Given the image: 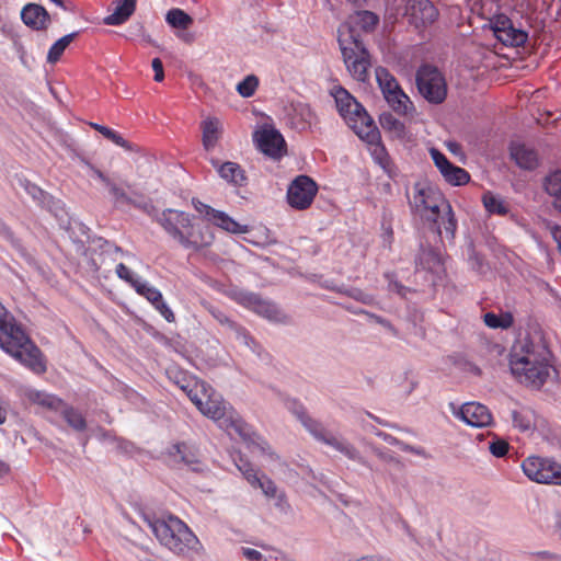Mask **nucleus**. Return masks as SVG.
Returning a JSON list of instances; mask_svg holds the SVG:
<instances>
[{"mask_svg":"<svg viewBox=\"0 0 561 561\" xmlns=\"http://www.w3.org/2000/svg\"><path fill=\"white\" fill-rule=\"evenodd\" d=\"M191 401L198 410L209 419L218 423L219 427L229 435H238L252 451L267 454L270 446L267 442L256 434L252 426L245 423L240 415L228 405L220 394L216 393L210 386L204 381L193 380L180 385Z\"/></svg>","mask_w":561,"mask_h":561,"instance_id":"f257e3e1","label":"nucleus"},{"mask_svg":"<svg viewBox=\"0 0 561 561\" xmlns=\"http://www.w3.org/2000/svg\"><path fill=\"white\" fill-rule=\"evenodd\" d=\"M510 369L517 381L539 389L550 376V351L541 341L519 337L510 352Z\"/></svg>","mask_w":561,"mask_h":561,"instance_id":"f03ea898","label":"nucleus"},{"mask_svg":"<svg viewBox=\"0 0 561 561\" xmlns=\"http://www.w3.org/2000/svg\"><path fill=\"white\" fill-rule=\"evenodd\" d=\"M410 206L416 216L425 225L439 236L445 233L448 239H454L457 229V220L449 202L440 192L426 183H416L413 187V196Z\"/></svg>","mask_w":561,"mask_h":561,"instance_id":"7ed1b4c3","label":"nucleus"},{"mask_svg":"<svg viewBox=\"0 0 561 561\" xmlns=\"http://www.w3.org/2000/svg\"><path fill=\"white\" fill-rule=\"evenodd\" d=\"M0 347L35 374L46 371L39 348L0 302Z\"/></svg>","mask_w":561,"mask_h":561,"instance_id":"20e7f679","label":"nucleus"},{"mask_svg":"<svg viewBox=\"0 0 561 561\" xmlns=\"http://www.w3.org/2000/svg\"><path fill=\"white\" fill-rule=\"evenodd\" d=\"M193 216L178 209H164L158 217V224L184 249L199 251L209 247L214 234L206 226L195 224Z\"/></svg>","mask_w":561,"mask_h":561,"instance_id":"39448f33","label":"nucleus"},{"mask_svg":"<svg viewBox=\"0 0 561 561\" xmlns=\"http://www.w3.org/2000/svg\"><path fill=\"white\" fill-rule=\"evenodd\" d=\"M148 527L161 546L176 556L190 557L199 553L203 546L192 529L179 517L145 518Z\"/></svg>","mask_w":561,"mask_h":561,"instance_id":"423d86ee","label":"nucleus"},{"mask_svg":"<svg viewBox=\"0 0 561 561\" xmlns=\"http://www.w3.org/2000/svg\"><path fill=\"white\" fill-rule=\"evenodd\" d=\"M333 96L340 115L354 133L364 141H376L378 128L364 106L342 87L334 90Z\"/></svg>","mask_w":561,"mask_h":561,"instance_id":"0eeeda50","label":"nucleus"},{"mask_svg":"<svg viewBox=\"0 0 561 561\" xmlns=\"http://www.w3.org/2000/svg\"><path fill=\"white\" fill-rule=\"evenodd\" d=\"M339 45L351 76L357 81L365 82L369 78L370 55L347 24L339 27Z\"/></svg>","mask_w":561,"mask_h":561,"instance_id":"6e6552de","label":"nucleus"},{"mask_svg":"<svg viewBox=\"0 0 561 561\" xmlns=\"http://www.w3.org/2000/svg\"><path fill=\"white\" fill-rule=\"evenodd\" d=\"M376 80L387 104L399 115H409L414 111L410 98L401 89L394 76L383 67L375 70Z\"/></svg>","mask_w":561,"mask_h":561,"instance_id":"1a4fd4ad","label":"nucleus"},{"mask_svg":"<svg viewBox=\"0 0 561 561\" xmlns=\"http://www.w3.org/2000/svg\"><path fill=\"white\" fill-rule=\"evenodd\" d=\"M416 87L420 94L433 104L443 103L447 96V83L444 75L431 65H423L419 68Z\"/></svg>","mask_w":561,"mask_h":561,"instance_id":"9d476101","label":"nucleus"},{"mask_svg":"<svg viewBox=\"0 0 561 561\" xmlns=\"http://www.w3.org/2000/svg\"><path fill=\"white\" fill-rule=\"evenodd\" d=\"M522 469L531 481L561 485V465L552 458L529 456L522 462Z\"/></svg>","mask_w":561,"mask_h":561,"instance_id":"9b49d317","label":"nucleus"},{"mask_svg":"<svg viewBox=\"0 0 561 561\" xmlns=\"http://www.w3.org/2000/svg\"><path fill=\"white\" fill-rule=\"evenodd\" d=\"M404 16L411 26L423 31L437 21L439 12L430 0H408Z\"/></svg>","mask_w":561,"mask_h":561,"instance_id":"f8f14e48","label":"nucleus"},{"mask_svg":"<svg viewBox=\"0 0 561 561\" xmlns=\"http://www.w3.org/2000/svg\"><path fill=\"white\" fill-rule=\"evenodd\" d=\"M317 192L318 186L311 178L299 175L288 186L287 202L293 208L302 210L311 205Z\"/></svg>","mask_w":561,"mask_h":561,"instance_id":"ddd939ff","label":"nucleus"},{"mask_svg":"<svg viewBox=\"0 0 561 561\" xmlns=\"http://www.w3.org/2000/svg\"><path fill=\"white\" fill-rule=\"evenodd\" d=\"M450 410L455 417L473 427H486L493 423V416L488 407L479 402H466L459 408L450 403Z\"/></svg>","mask_w":561,"mask_h":561,"instance_id":"4468645a","label":"nucleus"},{"mask_svg":"<svg viewBox=\"0 0 561 561\" xmlns=\"http://www.w3.org/2000/svg\"><path fill=\"white\" fill-rule=\"evenodd\" d=\"M192 204L195 210L202 214L207 221L227 232L241 234L249 231L247 225L237 222L228 214L221 210H217L197 199H193Z\"/></svg>","mask_w":561,"mask_h":561,"instance_id":"2eb2a0df","label":"nucleus"},{"mask_svg":"<svg viewBox=\"0 0 561 561\" xmlns=\"http://www.w3.org/2000/svg\"><path fill=\"white\" fill-rule=\"evenodd\" d=\"M491 28L494 36L505 46L518 47L528 38L526 32L515 28L512 21L502 14L491 20Z\"/></svg>","mask_w":561,"mask_h":561,"instance_id":"dca6fc26","label":"nucleus"},{"mask_svg":"<svg viewBox=\"0 0 561 561\" xmlns=\"http://www.w3.org/2000/svg\"><path fill=\"white\" fill-rule=\"evenodd\" d=\"M257 148L273 159H279L285 152V140L273 127H264L254 134Z\"/></svg>","mask_w":561,"mask_h":561,"instance_id":"f3484780","label":"nucleus"},{"mask_svg":"<svg viewBox=\"0 0 561 561\" xmlns=\"http://www.w3.org/2000/svg\"><path fill=\"white\" fill-rule=\"evenodd\" d=\"M287 408L291 410L298 419L301 421L305 428L319 442L327 445V440H330L333 436L330 432H328L324 426L318 422L317 420H313L310 417L306 411L305 408L297 401L290 400L287 402Z\"/></svg>","mask_w":561,"mask_h":561,"instance_id":"a211bd4d","label":"nucleus"},{"mask_svg":"<svg viewBox=\"0 0 561 561\" xmlns=\"http://www.w3.org/2000/svg\"><path fill=\"white\" fill-rule=\"evenodd\" d=\"M135 290L138 295L145 297L168 322L175 320L173 311L163 301L162 294L158 288L142 279L140 283H137Z\"/></svg>","mask_w":561,"mask_h":561,"instance_id":"6ab92c4d","label":"nucleus"},{"mask_svg":"<svg viewBox=\"0 0 561 561\" xmlns=\"http://www.w3.org/2000/svg\"><path fill=\"white\" fill-rule=\"evenodd\" d=\"M288 121L293 128L297 130H307L317 124V115L312 108L301 102L291 103L288 108Z\"/></svg>","mask_w":561,"mask_h":561,"instance_id":"aec40b11","label":"nucleus"},{"mask_svg":"<svg viewBox=\"0 0 561 561\" xmlns=\"http://www.w3.org/2000/svg\"><path fill=\"white\" fill-rule=\"evenodd\" d=\"M211 316L218 323L230 329L234 333L237 340L248 346L252 352L261 356L263 351L262 346L249 334L244 328L232 321L220 310H211Z\"/></svg>","mask_w":561,"mask_h":561,"instance_id":"412c9836","label":"nucleus"},{"mask_svg":"<svg viewBox=\"0 0 561 561\" xmlns=\"http://www.w3.org/2000/svg\"><path fill=\"white\" fill-rule=\"evenodd\" d=\"M21 186L32 197V199L39 206L47 208L55 216H59L64 211L60 201L54 199L49 194L44 192L37 185L31 183L27 180H20Z\"/></svg>","mask_w":561,"mask_h":561,"instance_id":"4be33fe9","label":"nucleus"},{"mask_svg":"<svg viewBox=\"0 0 561 561\" xmlns=\"http://www.w3.org/2000/svg\"><path fill=\"white\" fill-rule=\"evenodd\" d=\"M23 397L30 403L46 411L59 412L65 405V402L57 396L34 388H25L23 390Z\"/></svg>","mask_w":561,"mask_h":561,"instance_id":"5701e85b","label":"nucleus"},{"mask_svg":"<svg viewBox=\"0 0 561 561\" xmlns=\"http://www.w3.org/2000/svg\"><path fill=\"white\" fill-rule=\"evenodd\" d=\"M21 19L25 25L36 31L46 30L50 22L46 9L36 3H28L23 7Z\"/></svg>","mask_w":561,"mask_h":561,"instance_id":"b1692460","label":"nucleus"},{"mask_svg":"<svg viewBox=\"0 0 561 561\" xmlns=\"http://www.w3.org/2000/svg\"><path fill=\"white\" fill-rule=\"evenodd\" d=\"M237 466L245 480L251 484V486L261 489L264 495L267 497L277 496V486L270 478L265 476L260 478L256 470L248 462H243L242 465Z\"/></svg>","mask_w":561,"mask_h":561,"instance_id":"393cba45","label":"nucleus"},{"mask_svg":"<svg viewBox=\"0 0 561 561\" xmlns=\"http://www.w3.org/2000/svg\"><path fill=\"white\" fill-rule=\"evenodd\" d=\"M242 302L250 309H252L257 314L272 320V321H280L282 312L278 308L270 302L262 300L259 296L254 294L244 295Z\"/></svg>","mask_w":561,"mask_h":561,"instance_id":"a878e982","label":"nucleus"},{"mask_svg":"<svg viewBox=\"0 0 561 561\" xmlns=\"http://www.w3.org/2000/svg\"><path fill=\"white\" fill-rule=\"evenodd\" d=\"M510 152L512 159L519 168L534 170L538 167L539 160L537 152L525 144L513 142L510 147Z\"/></svg>","mask_w":561,"mask_h":561,"instance_id":"bb28decb","label":"nucleus"},{"mask_svg":"<svg viewBox=\"0 0 561 561\" xmlns=\"http://www.w3.org/2000/svg\"><path fill=\"white\" fill-rule=\"evenodd\" d=\"M416 268L440 275L445 271L442 254L432 248H422L416 259Z\"/></svg>","mask_w":561,"mask_h":561,"instance_id":"cd10ccee","label":"nucleus"},{"mask_svg":"<svg viewBox=\"0 0 561 561\" xmlns=\"http://www.w3.org/2000/svg\"><path fill=\"white\" fill-rule=\"evenodd\" d=\"M211 164L217 169L220 178L228 183L242 185L245 182L244 172L238 163L230 161L219 163L218 161L213 160Z\"/></svg>","mask_w":561,"mask_h":561,"instance_id":"c85d7f7f","label":"nucleus"},{"mask_svg":"<svg viewBox=\"0 0 561 561\" xmlns=\"http://www.w3.org/2000/svg\"><path fill=\"white\" fill-rule=\"evenodd\" d=\"M135 9L136 0H117L114 12L104 18V24L121 25L133 15Z\"/></svg>","mask_w":561,"mask_h":561,"instance_id":"c756f323","label":"nucleus"},{"mask_svg":"<svg viewBox=\"0 0 561 561\" xmlns=\"http://www.w3.org/2000/svg\"><path fill=\"white\" fill-rule=\"evenodd\" d=\"M203 130V146L206 150H213L217 145L220 134L221 124L215 117H208L202 123Z\"/></svg>","mask_w":561,"mask_h":561,"instance_id":"7c9ffc66","label":"nucleus"},{"mask_svg":"<svg viewBox=\"0 0 561 561\" xmlns=\"http://www.w3.org/2000/svg\"><path fill=\"white\" fill-rule=\"evenodd\" d=\"M169 455L175 463H183L187 467H191L193 470H197V467H194L198 462L197 456L193 448L187 446L184 443H179L173 445L169 449Z\"/></svg>","mask_w":561,"mask_h":561,"instance_id":"2f4dec72","label":"nucleus"},{"mask_svg":"<svg viewBox=\"0 0 561 561\" xmlns=\"http://www.w3.org/2000/svg\"><path fill=\"white\" fill-rule=\"evenodd\" d=\"M266 550L271 551L268 556H264L259 550L248 548V547H241L240 553L249 561H293L288 557H286L283 552L265 548Z\"/></svg>","mask_w":561,"mask_h":561,"instance_id":"473e14b6","label":"nucleus"},{"mask_svg":"<svg viewBox=\"0 0 561 561\" xmlns=\"http://www.w3.org/2000/svg\"><path fill=\"white\" fill-rule=\"evenodd\" d=\"M351 23L364 32H373L379 24V16L371 11H357L350 18Z\"/></svg>","mask_w":561,"mask_h":561,"instance_id":"72a5a7b5","label":"nucleus"},{"mask_svg":"<svg viewBox=\"0 0 561 561\" xmlns=\"http://www.w3.org/2000/svg\"><path fill=\"white\" fill-rule=\"evenodd\" d=\"M329 439L330 440H327V445L333 447L335 450L340 451L351 460L363 462V457L360 453L351 443H348L344 438L336 437L334 435Z\"/></svg>","mask_w":561,"mask_h":561,"instance_id":"f704fd0d","label":"nucleus"},{"mask_svg":"<svg viewBox=\"0 0 561 561\" xmlns=\"http://www.w3.org/2000/svg\"><path fill=\"white\" fill-rule=\"evenodd\" d=\"M483 321L486 327L491 329H508L514 324V317L511 312L505 311L499 314L488 312L483 316Z\"/></svg>","mask_w":561,"mask_h":561,"instance_id":"c9c22d12","label":"nucleus"},{"mask_svg":"<svg viewBox=\"0 0 561 561\" xmlns=\"http://www.w3.org/2000/svg\"><path fill=\"white\" fill-rule=\"evenodd\" d=\"M77 36H78V32H73V33L62 36L57 42H55L48 50L47 61L49 64L57 62L60 59L61 55L64 54L65 49L70 45V43Z\"/></svg>","mask_w":561,"mask_h":561,"instance_id":"e433bc0d","label":"nucleus"},{"mask_svg":"<svg viewBox=\"0 0 561 561\" xmlns=\"http://www.w3.org/2000/svg\"><path fill=\"white\" fill-rule=\"evenodd\" d=\"M62 413L64 419L75 431L82 432L87 428V422L84 416L80 411L72 407H68L66 403L64 408L59 411Z\"/></svg>","mask_w":561,"mask_h":561,"instance_id":"4c0bfd02","label":"nucleus"},{"mask_svg":"<svg viewBox=\"0 0 561 561\" xmlns=\"http://www.w3.org/2000/svg\"><path fill=\"white\" fill-rule=\"evenodd\" d=\"M165 21L174 28L186 30L193 24L191 15L181 9H171L165 15Z\"/></svg>","mask_w":561,"mask_h":561,"instance_id":"58836bf2","label":"nucleus"},{"mask_svg":"<svg viewBox=\"0 0 561 561\" xmlns=\"http://www.w3.org/2000/svg\"><path fill=\"white\" fill-rule=\"evenodd\" d=\"M91 127L94 128L95 130H98L100 134H102L106 139L111 140L115 145L124 148L125 150H128V151L134 150V146L130 142H128L127 140H125L114 129L103 126V125H100V124H96V123H91Z\"/></svg>","mask_w":561,"mask_h":561,"instance_id":"ea45409f","label":"nucleus"},{"mask_svg":"<svg viewBox=\"0 0 561 561\" xmlns=\"http://www.w3.org/2000/svg\"><path fill=\"white\" fill-rule=\"evenodd\" d=\"M381 127L392 133L396 137H403L405 134V126L402 122L396 118L391 113H383L379 117Z\"/></svg>","mask_w":561,"mask_h":561,"instance_id":"a19ab883","label":"nucleus"},{"mask_svg":"<svg viewBox=\"0 0 561 561\" xmlns=\"http://www.w3.org/2000/svg\"><path fill=\"white\" fill-rule=\"evenodd\" d=\"M442 175L451 185H463L470 181L469 173L455 164H451Z\"/></svg>","mask_w":561,"mask_h":561,"instance_id":"79ce46f5","label":"nucleus"},{"mask_svg":"<svg viewBox=\"0 0 561 561\" xmlns=\"http://www.w3.org/2000/svg\"><path fill=\"white\" fill-rule=\"evenodd\" d=\"M482 201L485 209L491 214L505 215L508 213L505 202L490 192L483 195Z\"/></svg>","mask_w":561,"mask_h":561,"instance_id":"37998d69","label":"nucleus"},{"mask_svg":"<svg viewBox=\"0 0 561 561\" xmlns=\"http://www.w3.org/2000/svg\"><path fill=\"white\" fill-rule=\"evenodd\" d=\"M545 190L554 198H561V170H554L546 176Z\"/></svg>","mask_w":561,"mask_h":561,"instance_id":"c03bdc74","label":"nucleus"},{"mask_svg":"<svg viewBox=\"0 0 561 561\" xmlns=\"http://www.w3.org/2000/svg\"><path fill=\"white\" fill-rule=\"evenodd\" d=\"M486 435L491 437L486 444L490 453L497 458L505 456L508 451V443L491 432H488Z\"/></svg>","mask_w":561,"mask_h":561,"instance_id":"a18cd8bd","label":"nucleus"},{"mask_svg":"<svg viewBox=\"0 0 561 561\" xmlns=\"http://www.w3.org/2000/svg\"><path fill=\"white\" fill-rule=\"evenodd\" d=\"M259 87V79L254 75L247 76L237 84L238 93L243 98H251Z\"/></svg>","mask_w":561,"mask_h":561,"instance_id":"49530a36","label":"nucleus"},{"mask_svg":"<svg viewBox=\"0 0 561 561\" xmlns=\"http://www.w3.org/2000/svg\"><path fill=\"white\" fill-rule=\"evenodd\" d=\"M368 145L371 146V154L375 158V160L381 165L386 167L388 163V153L385 149V147L380 144V134L378 133V138L376 141H366Z\"/></svg>","mask_w":561,"mask_h":561,"instance_id":"de8ad7c7","label":"nucleus"},{"mask_svg":"<svg viewBox=\"0 0 561 561\" xmlns=\"http://www.w3.org/2000/svg\"><path fill=\"white\" fill-rule=\"evenodd\" d=\"M116 274L121 279L128 283L134 289L136 288L137 283L142 280L140 277L135 276V274L123 263L116 265Z\"/></svg>","mask_w":561,"mask_h":561,"instance_id":"09e8293b","label":"nucleus"},{"mask_svg":"<svg viewBox=\"0 0 561 561\" xmlns=\"http://www.w3.org/2000/svg\"><path fill=\"white\" fill-rule=\"evenodd\" d=\"M468 263L471 270L483 273L484 272V260L481 255H479L472 245L468 249Z\"/></svg>","mask_w":561,"mask_h":561,"instance_id":"8fccbe9b","label":"nucleus"},{"mask_svg":"<svg viewBox=\"0 0 561 561\" xmlns=\"http://www.w3.org/2000/svg\"><path fill=\"white\" fill-rule=\"evenodd\" d=\"M430 152H431V157H432L435 165L437 167V169L439 170V172L442 174L445 173L446 170H448V168L453 164L446 158V156L443 152H440L439 150L432 148Z\"/></svg>","mask_w":561,"mask_h":561,"instance_id":"3c124183","label":"nucleus"},{"mask_svg":"<svg viewBox=\"0 0 561 561\" xmlns=\"http://www.w3.org/2000/svg\"><path fill=\"white\" fill-rule=\"evenodd\" d=\"M105 185L108 188L115 202L128 203L130 201L126 192L112 180H110Z\"/></svg>","mask_w":561,"mask_h":561,"instance_id":"603ef678","label":"nucleus"},{"mask_svg":"<svg viewBox=\"0 0 561 561\" xmlns=\"http://www.w3.org/2000/svg\"><path fill=\"white\" fill-rule=\"evenodd\" d=\"M381 230H382L381 237H382L383 243L390 247L393 241V229H392L391 220L387 219L386 215L382 218Z\"/></svg>","mask_w":561,"mask_h":561,"instance_id":"864d4df0","label":"nucleus"},{"mask_svg":"<svg viewBox=\"0 0 561 561\" xmlns=\"http://www.w3.org/2000/svg\"><path fill=\"white\" fill-rule=\"evenodd\" d=\"M0 234L10 241L21 252L22 255H25L24 249L22 248L19 240L14 238L11 229L2 221H0Z\"/></svg>","mask_w":561,"mask_h":561,"instance_id":"5fc2aeb1","label":"nucleus"},{"mask_svg":"<svg viewBox=\"0 0 561 561\" xmlns=\"http://www.w3.org/2000/svg\"><path fill=\"white\" fill-rule=\"evenodd\" d=\"M348 296L354 298L357 301H360L365 305H371L375 301V298L373 295L367 294L358 288H353L348 291Z\"/></svg>","mask_w":561,"mask_h":561,"instance_id":"6e6d98bb","label":"nucleus"},{"mask_svg":"<svg viewBox=\"0 0 561 561\" xmlns=\"http://www.w3.org/2000/svg\"><path fill=\"white\" fill-rule=\"evenodd\" d=\"M102 250V254L108 255L111 259L115 260L116 255L123 253L122 249L106 240L102 241L100 244Z\"/></svg>","mask_w":561,"mask_h":561,"instance_id":"4d7b16f0","label":"nucleus"},{"mask_svg":"<svg viewBox=\"0 0 561 561\" xmlns=\"http://www.w3.org/2000/svg\"><path fill=\"white\" fill-rule=\"evenodd\" d=\"M513 423L515 426L519 427L522 431H528L531 427V423L529 420H525V417L518 413H513Z\"/></svg>","mask_w":561,"mask_h":561,"instance_id":"13d9d810","label":"nucleus"},{"mask_svg":"<svg viewBox=\"0 0 561 561\" xmlns=\"http://www.w3.org/2000/svg\"><path fill=\"white\" fill-rule=\"evenodd\" d=\"M151 66L154 71V80L157 82H161L164 78L162 61L159 58H154L151 62Z\"/></svg>","mask_w":561,"mask_h":561,"instance_id":"bf43d9fd","label":"nucleus"},{"mask_svg":"<svg viewBox=\"0 0 561 561\" xmlns=\"http://www.w3.org/2000/svg\"><path fill=\"white\" fill-rule=\"evenodd\" d=\"M373 318L375 319V321L379 324H381L382 327H385L387 330H389V332H391L393 335H398V331L397 329L386 319L379 317V316H373Z\"/></svg>","mask_w":561,"mask_h":561,"instance_id":"052dcab7","label":"nucleus"},{"mask_svg":"<svg viewBox=\"0 0 561 561\" xmlns=\"http://www.w3.org/2000/svg\"><path fill=\"white\" fill-rule=\"evenodd\" d=\"M90 169L95 178H98L102 183L106 184L111 179L106 176L102 171L99 169L90 165Z\"/></svg>","mask_w":561,"mask_h":561,"instance_id":"680f3d73","label":"nucleus"},{"mask_svg":"<svg viewBox=\"0 0 561 561\" xmlns=\"http://www.w3.org/2000/svg\"><path fill=\"white\" fill-rule=\"evenodd\" d=\"M536 557L540 561H553V557H558V554L550 553L548 551H540L536 553Z\"/></svg>","mask_w":561,"mask_h":561,"instance_id":"e2e57ef3","label":"nucleus"},{"mask_svg":"<svg viewBox=\"0 0 561 561\" xmlns=\"http://www.w3.org/2000/svg\"><path fill=\"white\" fill-rule=\"evenodd\" d=\"M10 472V466L3 461V460H0V477H4L7 474H9Z\"/></svg>","mask_w":561,"mask_h":561,"instance_id":"0e129e2a","label":"nucleus"},{"mask_svg":"<svg viewBox=\"0 0 561 561\" xmlns=\"http://www.w3.org/2000/svg\"><path fill=\"white\" fill-rule=\"evenodd\" d=\"M380 436H382V438L389 443V444H398V439L392 437L391 435L389 434H379Z\"/></svg>","mask_w":561,"mask_h":561,"instance_id":"69168bd1","label":"nucleus"},{"mask_svg":"<svg viewBox=\"0 0 561 561\" xmlns=\"http://www.w3.org/2000/svg\"><path fill=\"white\" fill-rule=\"evenodd\" d=\"M401 449L404 450V451H411V453L421 455L420 450H417L416 448H414L412 446H409V445H401Z\"/></svg>","mask_w":561,"mask_h":561,"instance_id":"338daca9","label":"nucleus"},{"mask_svg":"<svg viewBox=\"0 0 561 561\" xmlns=\"http://www.w3.org/2000/svg\"><path fill=\"white\" fill-rule=\"evenodd\" d=\"M357 561H390V560L385 559V558L364 557V558H360Z\"/></svg>","mask_w":561,"mask_h":561,"instance_id":"774afa93","label":"nucleus"}]
</instances>
